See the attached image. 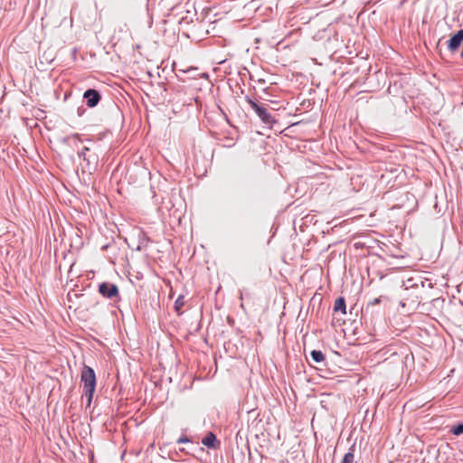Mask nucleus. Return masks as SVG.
<instances>
[{"instance_id":"15","label":"nucleus","mask_w":463,"mask_h":463,"mask_svg":"<svg viewBox=\"0 0 463 463\" xmlns=\"http://www.w3.org/2000/svg\"><path fill=\"white\" fill-rule=\"evenodd\" d=\"M192 442L191 439L185 435H182L177 440L176 443L183 444V443H189Z\"/></svg>"},{"instance_id":"12","label":"nucleus","mask_w":463,"mask_h":463,"mask_svg":"<svg viewBox=\"0 0 463 463\" xmlns=\"http://www.w3.org/2000/svg\"><path fill=\"white\" fill-rule=\"evenodd\" d=\"M184 296L180 295L175 301V305H174L175 310L177 312L178 315L182 314L181 309L184 307Z\"/></svg>"},{"instance_id":"16","label":"nucleus","mask_w":463,"mask_h":463,"mask_svg":"<svg viewBox=\"0 0 463 463\" xmlns=\"http://www.w3.org/2000/svg\"><path fill=\"white\" fill-rule=\"evenodd\" d=\"M235 145V141L232 137H225L224 146L232 147Z\"/></svg>"},{"instance_id":"20","label":"nucleus","mask_w":463,"mask_h":463,"mask_svg":"<svg viewBox=\"0 0 463 463\" xmlns=\"http://www.w3.org/2000/svg\"><path fill=\"white\" fill-rule=\"evenodd\" d=\"M461 55L463 56V50H462V53H461Z\"/></svg>"},{"instance_id":"14","label":"nucleus","mask_w":463,"mask_h":463,"mask_svg":"<svg viewBox=\"0 0 463 463\" xmlns=\"http://www.w3.org/2000/svg\"><path fill=\"white\" fill-rule=\"evenodd\" d=\"M380 303H381V298H375L374 299H373L372 301H370L367 304L365 310L368 311L371 307H373L374 305H378Z\"/></svg>"},{"instance_id":"17","label":"nucleus","mask_w":463,"mask_h":463,"mask_svg":"<svg viewBox=\"0 0 463 463\" xmlns=\"http://www.w3.org/2000/svg\"><path fill=\"white\" fill-rule=\"evenodd\" d=\"M85 111H86V109H84L83 107H80L77 109V115L79 117H81L85 113Z\"/></svg>"},{"instance_id":"1","label":"nucleus","mask_w":463,"mask_h":463,"mask_svg":"<svg viewBox=\"0 0 463 463\" xmlns=\"http://www.w3.org/2000/svg\"><path fill=\"white\" fill-rule=\"evenodd\" d=\"M80 382L82 383V398H86V407H90L96 389L97 379L93 368L84 364L80 373Z\"/></svg>"},{"instance_id":"5","label":"nucleus","mask_w":463,"mask_h":463,"mask_svg":"<svg viewBox=\"0 0 463 463\" xmlns=\"http://www.w3.org/2000/svg\"><path fill=\"white\" fill-rule=\"evenodd\" d=\"M83 99L87 107L95 108L101 100V94L95 89H88L83 93Z\"/></svg>"},{"instance_id":"9","label":"nucleus","mask_w":463,"mask_h":463,"mask_svg":"<svg viewBox=\"0 0 463 463\" xmlns=\"http://www.w3.org/2000/svg\"><path fill=\"white\" fill-rule=\"evenodd\" d=\"M354 449H355V447L354 444L349 448L348 451L344 455L340 463H354Z\"/></svg>"},{"instance_id":"3","label":"nucleus","mask_w":463,"mask_h":463,"mask_svg":"<svg viewBox=\"0 0 463 463\" xmlns=\"http://www.w3.org/2000/svg\"><path fill=\"white\" fill-rule=\"evenodd\" d=\"M245 99L264 124L272 125L277 122L263 104H260L257 100L248 96Z\"/></svg>"},{"instance_id":"6","label":"nucleus","mask_w":463,"mask_h":463,"mask_svg":"<svg viewBox=\"0 0 463 463\" xmlns=\"http://www.w3.org/2000/svg\"><path fill=\"white\" fill-rule=\"evenodd\" d=\"M463 43V29L458 30L456 33L452 34L447 42L448 49L450 52H455L458 50Z\"/></svg>"},{"instance_id":"11","label":"nucleus","mask_w":463,"mask_h":463,"mask_svg":"<svg viewBox=\"0 0 463 463\" xmlns=\"http://www.w3.org/2000/svg\"><path fill=\"white\" fill-rule=\"evenodd\" d=\"M449 432L454 436H460L463 434V422H458L450 427Z\"/></svg>"},{"instance_id":"8","label":"nucleus","mask_w":463,"mask_h":463,"mask_svg":"<svg viewBox=\"0 0 463 463\" xmlns=\"http://www.w3.org/2000/svg\"><path fill=\"white\" fill-rule=\"evenodd\" d=\"M334 311H340L343 314H346V304L344 297H338L334 304Z\"/></svg>"},{"instance_id":"4","label":"nucleus","mask_w":463,"mask_h":463,"mask_svg":"<svg viewBox=\"0 0 463 463\" xmlns=\"http://www.w3.org/2000/svg\"><path fill=\"white\" fill-rule=\"evenodd\" d=\"M98 291L103 298L114 302L121 299L118 287L114 283L108 281L101 282L99 284Z\"/></svg>"},{"instance_id":"2","label":"nucleus","mask_w":463,"mask_h":463,"mask_svg":"<svg viewBox=\"0 0 463 463\" xmlns=\"http://www.w3.org/2000/svg\"><path fill=\"white\" fill-rule=\"evenodd\" d=\"M99 146L92 141H90V146H84L80 151L78 156L85 163V167L89 172L95 171L99 165Z\"/></svg>"},{"instance_id":"18","label":"nucleus","mask_w":463,"mask_h":463,"mask_svg":"<svg viewBox=\"0 0 463 463\" xmlns=\"http://www.w3.org/2000/svg\"><path fill=\"white\" fill-rule=\"evenodd\" d=\"M227 320H228L229 324H232V323L234 322L233 319L232 317H227Z\"/></svg>"},{"instance_id":"7","label":"nucleus","mask_w":463,"mask_h":463,"mask_svg":"<svg viewBox=\"0 0 463 463\" xmlns=\"http://www.w3.org/2000/svg\"><path fill=\"white\" fill-rule=\"evenodd\" d=\"M203 446L208 449H217L220 445V441L217 439L215 434L212 431L208 432L202 439Z\"/></svg>"},{"instance_id":"10","label":"nucleus","mask_w":463,"mask_h":463,"mask_svg":"<svg viewBox=\"0 0 463 463\" xmlns=\"http://www.w3.org/2000/svg\"><path fill=\"white\" fill-rule=\"evenodd\" d=\"M310 356L315 363H322L326 359L325 354L320 350H312Z\"/></svg>"},{"instance_id":"13","label":"nucleus","mask_w":463,"mask_h":463,"mask_svg":"<svg viewBox=\"0 0 463 463\" xmlns=\"http://www.w3.org/2000/svg\"><path fill=\"white\" fill-rule=\"evenodd\" d=\"M71 138H73V139H75V140H76V142H75V146H78V142H79V143H80V142H81V138H80V134H77V133L72 134L71 136L67 137L66 138H64V141H67V140H69V139H71Z\"/></svg>"},{"instance_id":"19","label":"nucleus","mask_w":463,"mask_h":463,"mask_svg":"<svg viewBox=\"0 0 463 463\" xmlns=\"http://www.w3.org/2000/svg\"><path fill=\"white\" fill-rule=\"evenodd\" d=\"M180 451L184 452V453H187V452H186V450H185V449H180Z\"/></svg>"}]
</instances>
